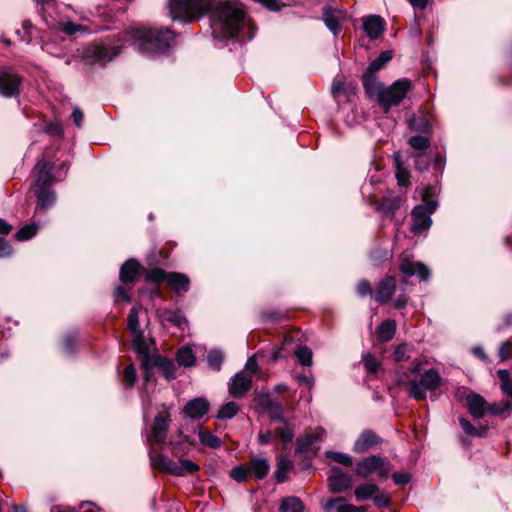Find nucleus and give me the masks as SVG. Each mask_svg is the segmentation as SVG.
Instances as JSON below:
<instances>
[{"label": "nucleus", "instance_id": "nucleus-3", "mask_svg": "<svg viewBox=\"0 0 512 512\" xmlns=\"http://www.w3.org/2000/svg\"><path fill=\"white\" fill-rule=\"evenodd\" d=\"M412 83L407 78L396 80L391 86L387 87L383 83L369 82L365 84L364 90L369 98L375 99L378 104L388 112L391 107L399 105L410 91Z\"/></svg>", "mask_w": 512, "mask_h": 512}, {"label": "nucleus", "instance_id": "nucleus-64", "mask_svg": "<svg viewBox=\"0 0 512 512\" xmlns=\"http://www.w3.org/2000/svg\"><path fill=\"white\" fill-rule=\"evenodd\" d=\"M415 157V169L419 171H424L428 168V161L425 160L424 153L418 152L414 154Z\"/></svg>", "mask_w": 512, "mask_h": 512}, {"label": "nucleus", "instance_id": "nucleus-40", "mask_svg": "<svg viewBox=\"0 0 512 512\" xmlns=\"http://www.w3.org/2000/svg\"><path fill=\"white\" fill-rule=\"evenodd\" d=\"M284 426L279 427L275 430L274 434L277 438L282 441L283 448L285 449L289 443L292 442L294 438V430L293 428L286 422L283 423Z\"/></svg>", "mask_w": 512, "mask_h": 512}, {"label": "nucleus", "instance_id": "nucleus-37", "mask_svg": "<svg viewBox=\"0 0 512 512\" xmlns=\"http://www.w3.org/2000/svg\"><path fill=\"white\" fill-rule=\"evenodd\" d=\"M292 467V461L287 456H281L277 460L275 478L278 483L286 480V474Z\"/></svg>", "mask_w": 512, "mask_h": 512}, {"label": "nucleus", "instance_id": "nucleus-24", "mask_svg": "<svg viewBox=\"0 0 512 512\" xmlns=\"http://www.w3.org/2000/svg\"><path fill=\"white\" fill-rule=\"evenodd\" d=\"M151 365L157 367L166 380L171 381L176 378V367L173 361L161 355H153Z\"/></svg>", "mask_w": 512, "mask_h": 512}, {"label": "nucleus", "instance_id": "nucleus-18", "mask_svg": "<svg viewBox=\"0 0 512 512\" xmlns=\"http://www.w3.org/2000/svg\"><path fill=\"white\" fill-rule=\"evenodd\" d=\"M466 404L469 414L475 419H482L487 413V402L478 393L470 392L466 396Z\"/></svg>", "mask_w": 512, "mask_h": 512}, {"label": "nucleus", "instance_id": "nucleus-31", "mask_svg": "<svg viewBox=\"0 0 512 512\" xmlns=\"http://www.w3.org/2000/svg\"><path fill=\"white\" fill-rule=\"evenodd\" d=\"M396 321L387 319L383 321L376 330L377 338L380 342H388L393 339L396 333Z\"/></svg>", "mask_w": 512, "mask_h": 512}, {"label": "nucleus", "instance_id": "nucleus-1", "mask_svg": "<svg viewBox=\"0 0 512 512\" xmlns=\"http://www.w3.org/2000/svg\"><path fill=\"white\" fill-rule=\"evenodd\" d=\"M215 3L216 0H169V14L172 20L190 23L213 11V33L220 38H233L245 21L243 4L236 0Z\"/></svg>", "mask_w": 512, "mask_h": 512}, {"label": "nucleus", "instance_id": "nucleus-11", "mask_svg": "<svg viewBox=\"0 0 512 512\" xmlns=\"http://www.w3.org/2000/svg\"><path fill=\"white\" fill-rule=\"evenodd\" d=\"M22 78L11 72L0 74V95L6 98L16 97L20 93Z\"/></svg>", "mask_w": 512, "mask_h": 512}, {"label": "nucleus", "instance_id": "nucleus-20", "mask_svg": "<svg viewBox=\"0 0 512 512\" xmlns=\"http://www.w3.org/2000/svg\"><path fill=\"white\" fill-rule=\"evenodd\" d=\"M209 407L210 404L205 398L198 397L188 401L183 408V412L191 419H200L207 414Z\"/></svg>", "mask_w": 512, "mask_h": 512}, {"label": "nucleus", "instance_id": "nucleus-51", "mask_svg": "<svg viewBox=\"0 0 512 512\" xmlns=\"http://www.w3.org/2000/svg\"><path fill=\"white\" fill-rule=\"evenodd\" d=\"M59 29L69 36H73L78 32H86L87 31V28L85 26L80 25V24H75L70 21L59 23Z\"/></svg>", "mask_w": 512, "mask_h": 512}, {"label": "nucleus", "instance_id": "nucleus-35", "mask_svg": "<svg viewBox=\"0 0 512 512\" xmlns=\"http://www.w3.org/2000/svg\"><path fill=\"white\" fill-rule=\"evenodd\" d=\"M162 323H170L173 326L181 327L185 323L184 317L177 311L163 309L158 311Z\"/></svg>", "mask_w": 512, "mask_h": 512}, {"label": "nucleus", "instance_id": "nucleus-8", "mask_svg": "<svg viewBox=\"0 0 512 512\" xmlns=\"http://www.w3.org/2000/svg\"><path fill=\"white\" fill-rule=\"evenodd\" d=\"M122 46L109 48L102 44H92L83 51V59L87 64L105 66L114 57L120 54Z\"/></svg>", "mask_w": 512, "mask_h": 512}, {"label": "nucleus", "instance_id": "nucleus-10", "mask_svg": "<svg viewBox=\"0 0 512 512\" xmlns=\"http://www.w3.org/2000/svg\"><path fill=\"white\" fill-rule=\"evenodd\" d=\"M328 486L332 493H342L352 487V477L341 468L334 466L331 468V474L328 476Z\"/></svg>", "mask_w": 512, "mask_h": 512}, {"label": "nucleus", "instance_id": "nucleus-49", "mask_svg": "<svg viewBox=\"0 0 512 512\" xmlns=\"http://www.w3.org/2000/svg\"><path fill=\"white\" fill-rule=\"evenodd\" d=\"M327 458L342 464L346 467H351L353 465L352 457L348 454L342 453V452H335V451H327L326 452Z\"/></svg>", "mask_w": 512, "mask_h": 512}, {"label": "nucleus", "instance_id": "nucleus-30", "mask_svg": "<svg viewBox=\"0 0 512 512\" xmlns=\"http://www.w3.org/2000/svg\"><path fill=\"white\" fill-rule=\"evenodd\" d=\"M401 198L394 195L392 192L387 193L380 204L379 210L385 215L393 216L400 208Z\"/></svg>", "mask_w": 512, "mask_h": 512}, {"label": "nucleus", "instance_id": "nucleus-36", "mask_svg": "<svg viewBox=\"0 0 512 512\" xmlns=\"http://www.w3.org/2000/svg\"><path fill=\"white\" fill-rule=\"evenodd\" d=\"M175 470L179 472V474H173L177 477H183L188 474H194L200 470L198 464L194 463L188 459H180L176 462Z\"/></svg>", "mask_w": 512, "mask_h": 512}, {"label": "nucleus", "instance_id": "nucleus-12", "mask_svg": "<svg viewBox=\"0 0 512 512\" xmlns=\"http://www.w3.org/2000/svg\"><path fill=\"white\" fill-rule=\"evenodd\" d=\"M52 169L53 165L45 159H41L36 163L35 189L50 188L52 183L56 180L52 175Z\"/></svg>", "mask_w": 512, "mask_h": 512}, {"label": "nucleus", "instance_id": "nucleus-58", "mask_svg": "<svg viewBox=\"0 0 512 512\" xmlns=\"http://www.w3.org/2000/svg\"><path fill=\"white\" fill-rule=\"evenodd\" d=\"M249 474L248 467L237 466L233 468L230 472V476L237 482H243L247 479Z\"/></svg>", "mask_w": 512, "mask_h": 512}, {"label": "nucleus", "instance_id": "nucleus-38", "mask_svg": "<svg viewBox=\"0 0 512 512\" xmlns=\"http://www.w3.org/2000/svg\"><path fill=\"white\" fill-rule=\"evenodd\" d=\"M262 405L267 409L271 421L282 423L286 422L281 404L267 399V403H262Z\"/></svg>", "mask_w": 512, "mask_h": 512}, {"label": "nucleus", "instance_id": "nucleus-59", "mask_svg": "<svg viewBox=\"0 0 512 512\" xmlns=\"http://www.w3.org/2000/svg\"><path fill=\"white\" fill-rule=\"evenodd\" d=\"M370 258L375 266H379L385 259L388 258V252L386 250L376 249L372 251Z\"/></svg>", "mask_w": 512, "mask_h": 512}, {"label": "nucleus", "instance_id": "nucleus-34", "mask_svg": "<svg viewBox=\"0 0 512 512\" xmlns=\"http://www.w3.org/2000/svg\"><path fill=\"white\" fill-rule=\"evenodd\" d=\"M280 512H303L304 504L303 502L295 496L285 497L281 500L279 506Z\"/></svg>", "mask_w": 512, "mask_h": 512}, {"label": "nucleus", "instance_id": "nucleus-23", "mask_svg": "<svg viewBox=\"0 0 512 512\" xmlns=\"http://www.w3.org/2000/svg\"><path fill=\"white\" fill-rule=\"evenodd\" d=\"M341 18V10L333 9L330 6H325L323 8L324 23L334 35H337L341 31Z\"/></svg>", "mask_w": 512, "mask_h": 512}, {"label": "nucleus", "instance_id": "nucleus-19", "mask_svg": "<svg viewBox=\"0 0 512 512\" xmlns=\"http://www.w3.org/2000/svg\"><path fill=\"white\" fill-rule=\"evenodd\" d=\"M149 458L151 466L154 469L167 472L171 475L179 474V472L175 470L176 462L162 453L157 452L155 449H151L149 452Z\"/></svg>", "mask_w": 512, "mask_h": 512}, {"label": "nucleus", "instance_id": "nucleus-17", "mask_svg": "<svg viewBox=\"0 0 512 512\" xmlns=\"http://www.w3.org/2000/svg\"><path fill=\"white\" fill-rule=\"evenodd\" d=\"M381 441V438L372 430H364L355 441L353 451L359 454L365 453L376 447Z\"/></svg>", "mask_w": 512, "mask_h": 512}, {"label": "nucleus", "instance_id": "nucleus-28", "mask_svg": "<svg viewBox=\"0 0 512 512\" xmlns=\"http://www.w3.org/2000/svg\"><path fill=\"white\" fill-rule=\"evenodd\" d=\"M140 264L135 259L127 260L120 269L119 277L122 283H132L138 275Z\"/></svg>", "mask_w": 512, "mask_h": 512}, {"label": "nucleus", "instance_id": "nucleus-6", "mask_svg": "<svg viewBox=\"0 0 512 512\" xmlns=\"http://www.w3.org/2000/svg\"><path fill=\"white\" fill-rule=\"evenodd\" d=\"M438 206L437 201L429 199L427 193L423 195V203L416 205L411 212V231L414 234L427 232L432 225L431 215Z\"/></svg>", "mask_w": 512, "mask_h": 512}, {"label": "nucleus", "instance_id": "nucleus-29", "mask_svg": "<svg viewBox=\"0 0 512 512\" xmlns=\"http://www.w3.org/2000/svg\"><path fill=\"white\" fill-rule=\"evenodd\" d=\"M167 283L176 292H187L190 286L189 278L185 274L178 272L168 273Z\"/></svg>", "mask_w": 512, "mask_h": 512}, {"label": "nucleus", "instance_id": "nucleus-56", "mask_svg": "<svg viewBox=\"0 0 512 512\" xmlns=\"http://www.w3.org/2000/svg\"><path fill=\"white\" fill-rule=\"evenodd\" d=\"M511 409V404L509 401H502L499 404L498 403H487V413H490L492 415H500L506 411H509Z\"/></svg>", "mask_w": 512, "mask_h": 512}, {"label": "nucleus", "instance_id": "nucleus-45", "mask_svg": "<svg viewBox=\"0 0 512 512\" xmlns=\"http://www.w3.org/2000/svg\"><path fill=\"white\" fill-rule=\"evenodd\" d=\"M298 362L302 366L312 365V350L307 346H299L294 352Z\"/></svg>", "mask_w": 512, "mask_h": 512}, {"label": "nucleus", "instance_id": "nucleus-7", "mask_svg": "<svg viewBox=\"0 0 512 512\" xmlns=\"http://www.w3.org/2000/svg\"><path fill=\"white\" fill-rule=\"evenodd\" d=\"M354 495L356 500L360 502L372 500L377 508H387L391 504L389 493L370 482L359 484L354 490Z\"/></svg>", "mask_w": 512, "mask_h": 512}, {"label": "nucleus", "instance_id": "nucleus-57", "mask_svg": "<svg viewBox=\"0 0 512 512\" xmlns=\"http://www.w3.org/2000/svg\"><path fill=\"white\" fill-rule=\"evenodd\" d=\"M33 29V25L29 20H25L22 23V31L17 30V34L20 37L21 41L25 43H30L32 40L31 31Z\"/></svg>", "mask_w": 512, "mask_h": 512}, {"label": "nucleus", "instance_id": "nucleus-25", "mask_svg": "<svg viewBox=\"0 0 512 512\" xmlns=\"http://www.w3.org/2000/svg\"><path fill=\"white\" fill-rule=\"evenodd\" d=\"M37 198L36 212L51 208L56 202L55 191L51 188L35 189Z\"/></svg>", "mask_w": 512, "mask_h": 512}, {"label": "nucleus", "instance_id": "nucleus-21", "mask_svg": "<svg viewBox=\"0 0 512 512\" xmlns=\"http://www.w3.org/2000/svg\"><path fill=\"white\" fill-rule=\"evenodd\" d=\"M327 512H366L367 508L364 506H354L347 503L343 497H336L328 499L324 506Z\"/></svg>", "mask_w": 512, "mask_h": 512}, {"label": "nucleus", "instance_id": "nucleus-48", "mask_svg": "<svg viewBox=\"0 0 512 512\" xmlns=\"http://www.w3.org/2000/svg\"><path fill=\"white\" fill-rule=\"evenodd\" d=\"M317 440V437L313 435H304L296 441V453H305L309 451L312 444Z\"/></svg>", "mask_w": 512, "mask_h": 512}, {"label": "nucleus", "instance_id": "nucleus-55", "mask_svg": "<svg viewBox=\"0 0 512 512\" xmlns=\"http://www.w3.org/2000/svg\"><path fill=\"white\" fill-rule=\"evenodd\" d=\"M409 127L415 131L427 132L430 128V124L425 118L413 116L409 119Z\"/></svg>", "mask_w": 512, "mask_h": 512}, {"label": "nucleus", "instance_id": "nucleus-47", "mask_svg": "<svg viewBox=\"0 0 512 512\" xmlns=\"http://www.w3.org/2000/svg\"><path fill=\"white\" fill-rule=\"evenodd\" d=\"M410 146L418 151H425L430 147V139L422 135H414L409 139Z\"/></svg>", "mask_w": 512, "mask_h": 512}, {"label": "nucleus", "instance_id": "nucleus-32", "mask_svg": "<svg viewBox=\"0 0 512 512\" xmlns=\"http://www.w3.org/2000/svg\"><path fill=\"white\" fill-rule=\"evenodd\" d=\"M394 166L398 185L408 187L410 185V172L403 166L401 156L398 153L394 155Z\"/></svg>", "mask_w": 512, "mask_h": 512}, {"label": "nucleus", "instance_id": "nucleus-14", "mask_svg": "<svg viewBox=\"0 0 512 512\" xmlns=\"http://www.w3.org/2000/svg\"><path fill=\"white\" fill-rule=\"evenodd\" d=\"M391 59L392 53L390 51L381 52L379 57L373 60L364 72L362 76L363 87L369 82H378L376 73L382 69Z\"/></svg>", "mask_w": 512, "mask_h": 512}, {"label": "nucleus", "instance_id": "nucleus-27", "mask_svg": "<svg viewBox=\"0 0 512 512\" xmlns=\"http://www.w3.org/2000/svg\"><path fill=\"white\" fill-rule=\"evenodd\" d=\"M132 336V346L134 351L143 357L142 360H144V364L148 366L153 355L150 354V348L144 339L143 332H137L136 334H132Z\"/></svg>", "mask_w": 512, "mask_h": 512}, {"label": "nucleus", "instance_id": "nucleus-16", "mask_svg": "<svg viewBox=\"0 0 512 512\" xmlns=\"http://www.w3.org/2000/svg\"><path fill=\"white\" fill-rule=\"evenodd\" d=\"M252 375H246L243 371L237 373L229 383V393L236 398L243 397L252 386Z\"/></svg>", "mask_w": 512, "mask_h": 512}, {"label": "nucleus", "instance_id": "nucleus-2", "mask_svg": "<svg viewBox=\"0 0 512 512\" xmlns=\"http://www.w3.org/2000/svg\"><path fill=\"white\" fill-rule=\"evenodd\" d=\"M421 366L420 360H414L408 369L398 367L393 378L396 385L409 386V396L417 401L426 399L428 392L434 393L442 385V378L434 368L425 370L420 378L416 379L421 372Z\"/></svg>", "mask_w": 512, "mask_h": 512}, {"label": "nucleus", "instance_id": "nucleus-52", "mask_svg": "<svg viewBox=\"0 0 512 512\" xmlns=\"http://www.w3.org/2000/svg\"><path fill=\"white\" fill-rule=\"evenodd\" d=\"M167 279L168 273L161 268H153L146 273V280L153 283H160L162 281H167Z\"/></svg>", "mask_w": 512, "mask_h": 512}, {"label": "nucleus", "instance_id": "nucleus-33", "mask_svg": "<svg viewBox=\"0 0 512 512\" xmlns=\"http://www.w3.org/2000/svg\"><path fill=\"white\" fill-rule=\"evenodd\" d=\"M198 437L201 445L212 449H219L222 446L220 438L215 436L212 432L201 427L198 430Z\"/></svg>", "mask_w": 512, "mask_h": 512}, {"label": "nucleus", "instance_id": "nucleus-54", "mask_svg": "<svg viewBox=\"0 0 512 512\" xmlns=\"http://www.w3.org/2000/svg\"><path fill=\"white\" fill-rule=\"evenodd\" d=\"M128 329L131 332V334H136L137 332H141L137 307H133L130 310V313L128 316Z\"/></svg>", "mask_w": 512, "mask_h": 512}, {"label": "nucleus", "instance_id": "nucleus-22", "mask_svg": "<svg viewBox=\"0 0 512 512\" xmlns=\"http://www.w3.org/2000/svg\"><path fill=\"white\" fill-rule=\"evenodd\" d=\"M363 30L370 39H378L384 32V20L377 15L364 17Z\"/></svg>", "mask_w": 512, "mask_h": 512}, {"label": "nucleus", "instance_id": "nucleus-15", "mask_svg": "<svg viewBox=\"0 0 512 512\" xmlns=\"http://www.w3.org/2000/svg\"><path fill=\"white\" fill-rule=\"evenodd\" d=\"M396 284L394 276H386L381 279L376 287L375 300L380 304L388 303L396 290Z\"/></svg>", "mask_w": 512, "mask_h": 512}, {"label": "nucleus", "instance_id": "nucleus-60", "mask_svg": "<svg viewBox=\"0 0 512 512\" xmlns=\"http://www.w3.org/2000/svg\"><path fill=\"white\" fill-rule=\"evenodd\" d=\"M77 344V338L73 334H67L64 337V348L67 353L72 354L75 351V347Z\"/></svg>", "mask_w": 512, "mask_h": 512}, {"label": "nucleus", "instance_id": "nucleus-4", "mask_svg": "<svg viewBox=\"0 0 512 512\" xmlns=\"http://www.w3.org/2000/svg\"><path fill=\"white\" fill-rule=\"evenodd\" d=\"M131 37L133 46L144 54L165 53L174 40V33L168 28H137Z\"/></svg>", "mask_w": 512, "mask_h": 512}, {"label": "nucleus", "instance_id": "nucleus-39", "mask_svg": "<svg viewBox=\"0 0 512 512\" xmlns=\"http://www.w3.org/2000/svg\"><path fill=\"white\" fill-rule=\"evenodd\" d=\"M176 361L179 366L192 367L196 358L191 348L181 347L176 354Z\"/></svg>", "mask_w": 512, "mask_h": 512}, {"label": "nucleus", "instance_id": "nucleus-42", "mask_svg": "<svg viewBox=\"0 0 512 512\" xmlns=\"http://www.w3.org/2000/svg\"><path fill=\"white\" fill-rule=\"evenodd\" d=\"M413 352V346L402 343L396 346L393 352V360L397 363L408 361Z\"/></svg>", "mask_w": 512, "mask_h": 512}, {"label": "nucleus", "instance_id": "nucleus-63", "mask_svg": "<svg viewBox=\"0 0 512 512\" xmlns=\"http://www.w3.org/2000/svg\"><path fill=\"white\" fill-rule=\"evenodd\" d=\"M459 424L462 427L463 431L466 433V435L470 437H475L476 427L473 426L466 418H459Z\"/></svg>", "mask_w": 512, "mask_h": 512}, {"label": "nucleus", "instance_id": "nucleus-50", "mask_svg": "<svg viewBox=\"0 0 512 512\" xmlns=\"http://www.w3.org/2000/svg\"><path fill=\"white\" fill-rule=\"evenodd\" d=\"M137 374L134 364H129L123 371V384L126 388H132L136 382Z\"/></svg>", "mask_w": 512, "mask_h": 512}, {"label": "nucleus", "instance_id": "nucleus-41", "mask_svg": "<svg viewBox=\"0 0 512 512\" xmlns=\"http://www.w3.org/2000/svg\"><path fill=\"white\" fill-rule=\"evenodd\" d=\"M239 411V405L234 402L230 401L225 404H223L217 413V418L220 420H227L233 418Z\"/></svg>", "mask_w": 512, "mask_h": 512}, {"label": "nucleus", "instance_id": "nucleus-62", "mask_svg": "<svg viewBox=\"0 0 512 512\" xmlns=\"http://www.w3.org/2000/svg\"><path fill=\"white\" fill-rule=\"evenodd\" d=\"M499 357L502 360L512 358V344L509 341H505L501 344L499 349Z\"/></svg>", "mask_w": 512, "mask_h": 512}, {"label": "nucleus", "instance_id": "nucleus-46", "mask_svg": "<svg viewBox=\"0 0 512 512\" xmlns=\"http://www.w3.org/2000/svg\"><path fill=\"white\" fill-rule=\"evenodd\" d=\"M498 377L501 381L502 391L509 397L512 398V375L508 370L501 369L497 372Z\"/></svg>", "mask_w": 512, "mask_h": 512}, {"label": "nucleus", "instance_id": "nucleus-43", "mask_svg": "<svg viewBox=\"0 0 512 512\" xmlns=\"http://www.w3.org/2000/svg\"><path fill=\"white\" fill-rule=\"evenodd\" d=\"M362 363L368 374H376L382 368L381 362L371 353L362 356Z\"/></svg>", "mask_w": 512, "mask_h": 512}, {"label": "nucleus", "instance_id": "nucleus-44", "mask_svg": "<svg viewBox=\"0 0 512 512\" xmlns=\"http://www.w3.org/2000/svg\"><path fill=\"white\" fill-rule=\"evenodd\" d=\"M38 231V225L35 223L27 224L18 230L15 234V239L18 241H27L33 238Z\"/></svg>", "mask_w": 512, "mask_h": 512}, {"label": "nucleus", "instance_id": "nucleus-13", "mask_svg": "<svg viewBox=\"0 0 512 512\" xmlns=\"http://www.w3.org/2000/svg\"><path fill=\"white\" fill-rule=\"evenodd\" d=\"M399 269L406 277L416 275L420 281H427L431 276L430 269L422 262H413L409 259L401 261Z\"/></svg>", "mask_w": 512, "mask_h": 512}, {"label": "nucleus", "instance_id": "nucleus-5", "mask_svg": "<svg viewBox=\"0 0 512 512\" xmlns=\"http://www.w3.org/2000/svg\"><path fill=\"white\" fill-rule=\"evenodd\" d=\"M392 465L389 460L379 455H371L358 461L354 467V473L361 479H367L376 474L381 481L389 478Z\"/></svg>", "mask_w": 512, "mask_h": 512}, {"label": "nucleus", "instance_id": "nucleus-26", "mask_svg": "<svg viewBox=\"0 0 512 512\" xmlns=\"http://www.w3.org/2000/svg\"><path fill=\"white\" fill-rule=\"evenodd\" d=\"M248 469L250 475H253L258 480H262L268 475L270 464L264 457H255L249 462Z\"/></svg>", "mask_w": 512, "mask_h": 512}, {"label": "nucleus", "instance_id": "nucleus-9", "mask_svg": "<svg viewBox=\"0 0 512 512\" xmlns=\"http://www.w3.org/2000/svg\"><path fill=\"white\" fill-rule=\"evenodd\" d=\"M171 419L169 412L164 410L157 414L154 418L148 441L154 445L158 444L163 446L167 440V433L170 427Z\"/></svg>", "mask_w": 512, "mask_h": 512}, {"label": "nucleus", "instance_id": "nucleus-61", "mask_svg": "<svg viewBox=\"0 0 512 512\" xmlns=\"http://www.w3.org/2000/svg\"><path fill=\"white\" fill-rule=\"evenodd\" d=\"M255 2L261 4L265 8L271 11H279L284 4H281L278 0H254Z\"/></svg>", "mask_w": 512, "mask_h": 512}, {"label": "nucleus", "instance_id": "nucleus-53", "mask_svg": "<svg viewBox=\"0 0 512 512\" xmlns=\"http://www.w3.org/2000/svg\"><path fill=\"white\" fill-rule=\"evenodd\" d=\"M224 360L223 353L220 350H212L207 356V362L210 368L219 370Z\"/></svg>", "mask_w": 512, "mask_h": 512}]
</instances>
